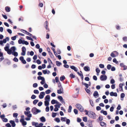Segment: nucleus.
Returning <instances> with one entry per match:
<instances>
[{"label":"nucleus","mask_w":127,"mask_h":127,"mask_svg":"<svg viewBox=\"0 0 127 127\" xmlns=\"http://www.w3.org/2000/svg\"><path fill=\"white\" fill-rule=\"evenodd\" d=\"M88 116L90 118L94 119H96L97 117V116L94 112L92 111H90L89 112Z\"/></svg>","instance_id":"f257e3e1"},{"label":"nucleus","mask_w":127,"mask_h":127,"mask_svg":"<svg viewBox=\"0 0 127 127\" xmlns=\"http://www.w3.org/2000/svg\"><path fill=\"white\" fill-rule=\"evenodd\" d=\"M31 112L34 115L37 114L41 112L40 110L37 109L36 107H33L32 109Z\"/></svg>","instance_id":"f03ea898"},{"label":"nucleus","mask_w":127,"mask_h":127,"mask_svg":"<svg viewBox=\"0 0 127 127\" xmlns=\"http://www.w3.org/2000/svg\"><path fill=\"white\" fill-rule=\"evenodd\" d=\"M9 44L7 43L6 46L4 48V49L5 51L7 52L8 54L10 55L12 54V52L10 50V49H9Z\"/></svg>","instance_id":"7ed1b4c3"},{"label":"nucleus","mask_w":127,"mask_h":127,"mask_svg":"<svg viewBox=\"0 0 127 127\" xmlns=\"http://www.w3.org/2000/svg\"><path fill=\"white\" fill-rule=\"evenodd\" d=\"M76 107L81 112H83L84 110V108L80 104L77 103L76 105Z\"/></svg>","instance_id":"20e7f679"},{"label":"nucleus","mask_w":127,"mask_h":127,"mask_svg":"<svg viewBox=\"0 0 127 127\" xmlns=\"http://www.w3.org/2000/svg\"><path fill=\"white\" fill-rule=\"evenodd\" d=\"M100 78L101 81H104L107 79V77L105 75H102L100 76Z\"/></svg>","instance_id":"39448f33"},{"label":"nucleus","mask_w":127,"mask_h":127,"mask_svg":"<svg viewBox=\"0 0 127 127\" xmlns=\"http://www.w3.org/2000/svg\"><path fill=\"white\" fill-rule=\"evenodd\" d=\"M45 94L44 92H42L40 93V95H39V97L40 99H42L43 98Z\"/></svg>","instance_id":"423d86ee"},{"label":"nucleus","mask_w":127,"mask_h":127,"mask_svg":"<svg viewBox=\"0 0 127 127\" xmlns=\"http://www.w3.org/2000/svg\"><path fill=\"white\" fill-rule=\"evenodd\" d=\"M20 121L22 123L23 126H25L27 125V122L24 121V119H21L20 120Z\"/></svg>","instance_id":"0eeeda50"},{"label":"nucleus","mask_w":127,"mask_h":127,"mask_svg":"<svg viewBox=\"0 0 127 127\" xmlns=\"http://www.w3.org/2000/svg\"><path fill=\"white\" fill-rule=\"evenodd\" d=\"M84 69L85 71L87 72L89 71L90 70V68L88 66H85L84 67Z\"/></svg>","instance_id":"6e6552de"},{"label":"nucleus","mask_w":127,"mask_h":127,"mask_svg":"<svg viewBox=\"0 0 127 127\" xmlns=\"http://www.w3.org/2000/svg\"><path fill=\"white\" fill-rule=\"evenodd\" d=\"M110 95L111 96H117V94L116 93H114L113 92H112L110 93Z\"/></svg>","instance_id":"1a4fd4ad"},{"label":"nucleus","mask_w":127,"mask_h":127,"mask_svg":"<svg viewBox=\"0 0 127 127\" xmlns=\"http://www.w3.org/2000/svg\"><path fill=\"white\" fill-rule=\"evenodd\" d=\"M50 97L49 95H47L45 98V101H50Z\"/></svg>","instance_id":"9d476101"},{"label":"nucleus","mask_w":127,"mask_h":127,"mask_svg":"<svg viewBox=\"0 0 127 127\" xmlns=\"http://www.w3.org/2000/svg\"><path fill=\"white\" fill-rule=\"evenodd\" d=\"M51 103L52 104H59V102L57 100L53 99L51 100Z\"/></svg>","instance_id":"9b49d317"},{"label":"nucleus","mask_w":127,"mask_h":127,"mask_svg":"<svg viewBox=\"0 0 127 127\" xmlns=\"http://www.w3.org/2000/svg\"><path fill=\"white\" fill-rule=\"evenodd\" d=\"M123 84L122 83H120L119 85V89L120 91L123 92Z\"/></svg>","instance_id":"f8f14e48"},{"label":"nucleus","mask_w":127,"mask_h":127,"mask_svg":"<svg viewBox=\"0 0 127 127\" xmlns=\"http://www.w3.org/2000/svg\"><path fill=\"white\" fill-rule=\"evenodd\" d=\"M9 122L11 124L12 127H14L15 126L16 124L15 123V122L13 120H10Z\"/></svg>","instance_id":"ddd939ff"},{"label":"nucleus","mask_w":127,"mask_h":127,"mask_svg":"<svg viewBox=\"0 0 127 127\" xmlns=\"http://www.w3.org/2000/svg\"><path fill=\"white\" fill-rule=\"evenodd\" d=\"M24 113L26 116H27L29 118H31L32 116V115L31 114H29L28 112L27 111H25L24 112Z\"/></svg>","instance_id":"4468645a"},{"label":"nucleus","mask_w":127,"mask_h":127,"mask_svg":"<svg viewBox=\"0 0 127 127\" xmlns=\"http://www.w3.org/2000/svg\"><path fill=\"white\" fill-rule=\"evenodd\" d=\"M57 93L59 94H62L63 93V89H60L57 91Z\"/></svg>","instance_id":"2eb2a0df"},{"label":"nucleus","mask_w":127,"mask_h":127,"mask_svg":"<svg viewBox=\"0 0 127 127\" xmlns=\"http://www.w3.org/2000/svg\"><path fill=\"white\" fill-rule=\"evenodd\" d=\"M70 67L71 69L77 72L78 70L73 65L71 66Z\"/></svg>","instance_id":"dca6fc26"},{"label":"nucleus","mask_w":127,"mask_h":127,"mask_svg":"<svg viewBox=\"0 0 127 127\" xmlns=\"http://www.w3.org/2000/svg\"><path fill=\"white\" fill-rule=\"evenodd\" d=\"M9 38L8 37H7L6 38L4 39H3L2 41L4 43H6L7 40L8 41L9 40Z\"/></svg>","instance_id":"f3484780"},{"label":"nucleus","mask_w":127,"mask_h":127,"mask_svg":"<svg viewBox=\"0 0 127 127\" xmlns=\"http://www.w3.org/2000/svg\"><path fill=\"white\" fill-rule=\"evenodd\" d=\"M40 119L41 121L42 122H45L46 120L45 118L43 116H42L40 118Z\"/></svg>","instance_id":"a211bd4d"},{"label":"nucleus","mask_w":127,"mask_h":127,"mask_svg":"<svg viewBox=\"0 0 127 127\" xmlns=\"http://www.w3.org/2000/svg\"><path fill=\"white\" fill-rule=\"evenodd\" d=\"M100 112L101 113H103L104 115H106L107 114V111H104L103 110H102Z\"/></svg>","instance_id":"6ab92c4d"},{"label":"nucleus","mask_w":127,"mask_h":127,"mask_svg":"<svg viewBox=\"0 0 127 127\" xmlns=\"http://www.w3.org/2000/svg\"><path fill=\"white\" fill-rule=\"evenodd\" d=\"M93 95L94 96H98V94L97 92V91H95L94 92Z\"/></svg>","instance_id":"aec40b11"},{"label":"nucleus","mask_w":127,"mask_h":127,"mask_svg":"<svg viewBox=\"0 0 127 127\" xmlns=\"http://www.w3.org/2000/svg\"><path fill=\"white\" fill-rule=\"evenodd\" d=\"M16 49L15 46H13L11 47L10 49V50L12 52V51H13V52H14L15 51V50H16Z\"/></svg>","instance_id":"412c9836"},{"label":"nucleus","mask_w":127,"mask_h":127,"mask_svg":"<svg viewBox=\"0 0 127 127\" xmlns=\"http://www.w3.org/2000/svg\"><path fill=\"white\" fill-rule=\"evenodd\" d=\"M5 10L7 12H9L10 11V7H8L6 6L5 7Z\"/></svg>","instance_id":"4be33fe9"},{"label":"nucleus","mask_w":127,"mask_h":127,"mask_svg":"<svg viewBox=\"0 0 127 127\" xmlns=\"http://www.w3.org/2000/svg\"><path fill=\"white\" fill-rule=\"evenodd\" d=\"M54 120L55 121L58 123L60 122V118H56L54 119Z\"/></svg>","instance_id":"5701e85b"},{"label":"nucleus","mask_w":127,"mask_h":127,"mask_svg":"<svg viewBox=\"0 0 127 127\" xmlns=\"http://www.w3.org/2000/svg\"><path fill=\"white\" fill-rule=\"evenodd\" d=\"M12 55H13L15 57H16L17 56H18V53L16 52L15 51L14 52H12Z\"/></svg>","instance_id":"b1692460"},{"label":"nucleus","mask_w":127,"mask_h":127,"mask_svg":"<svg viewBox=\"0 0 127 127\" xmlns=\"http://www.w3.org/2000/svg\"><path fill=\"white\" fill-rule=\"evenodd\" d=\"M44 104L46 106H48L49 105V101H44Z\"/></svg>","instance_id":"393cba45"},{"label":"nucleus","mask_w":127,"mask_h":127,"mask_svg":"<svg viewBox=\"0 0 127 127\" xmlns=\"http://www.w3.org/2000/svg\"><path fill=\"white\" fill-rule=\"evenodd\" d=\"M56 65L58 66H60L62 64V63L60 62L57 61H56Z\"/></svg>","instance_id":"a878e982"},{"label":"nucleus","mask_w":127,"mask_h":127,"mask_svg":"<svg viewBox=\"0 0 127 127\" xmlns=\"http://www.w3.org/2000/svg\"><path fill=\"white\" fill-rule=\"evenodd\" d=\"M82 85H84L85 86L86 88H87L89 87L88 84L87 83H84L83 82H82Z\"/></svg>","instance_id":"bb28decb"},{"label":"nucleus","mask_w":127,"mask_h":127,"mask_svg":"<svg viewBox=\"0 0 127 127\" xmlns=\"http://www.w3.org/2000/svg\"><path fill=\"white\" fill-rule=\"evenodd\" d=\"M44 79V78L43 77H42L41 76H39L37 77V79L38 80H42Z\"/></svg>","instance_id":"cd10ccee"},{"label":"nucleus","mask_w":127,"mask_h":127,"mask_svg":"<svg viewBox=\"0 0 127 127\" xmlns=\"http://www.w3.org/2000/svg\"><path fill=\"white\" fill-rule=\"evenodd\" d=\"M22 44H25L26 45H27L29 44V43L27 41H25V40H23Z\"/></svg>","instance_id":"c85d7f7f"},{"label":"nucleus","mask_w":127,"mask_h":127,"mask_svg":"<svg viewBox=\"0 0 127 127\" xmlns=\"http://www.w3.org/2000/svg\"><path fill=\"white\" fill-rule=\"evenodd\" d=\"M58 87L60 89H63L60 82H59V83L58 84Z\"/></svg>","instance_id":"c756f323"},{"label":"nucleus","mask_w":127,"mask_h":127,"mask_svg":"<svg viewBox=\"0 0 127 127\" xmlns=\"http://www.w3.org/2000/svg\"><path fill=\"white\" fill-rule=\"evenodd\" d=\"M39 101L38 100L35 99L33 100V103L34 105H35Z\"/></svg>","instance_id":"7c9ffc66"},{"label":"nucleus","mask_w":127,"mask_h":127,"mask_svg":"<svg viewBox=\"0 0 127 127\" xmlns=\"http://www.w3.org/2000/svg\"><path fill=\"white\" fill-rule=\"evenodd\" d=\"M48 53L49 55L50 56L51 58H54V56L52 53L50 52H49Z\"/></svg>","instance_id":"2f4dec72"},{"label":"nucleus","mask_w":127,"mask_h":127,"mask_svg":"<svg viewBox=\"0 0 127 127\" xmlns=\"http://www.w3.org/2000/svg\"><path fill=\"white\" fill-rule=\"evenodd\" d=\"M72 107L71 105H70L69 106V108L68 110V112H70L71 111Z\"/></svg>","instance_id":"473e14b6"},{"label":"nucleus","mask_w":127,"mask_h":127,"mask_svg":"<svg viewBox=\"0 0 127 127\" xmlns=\"http://www.w3.org/2000/svg\"><path fill=\"white\" fill-rule=\"evenodd\" d=\"M100 126H103L105 125H106V124L104 122H100Z\"/></svg>","instance_id":"72a5a7b5"},{"label":"nucleus","mask_w":127,"mask_h":127,"mask_svg":"<svg viewBox=\"0 0 127 127\" xmlns=\"http://www.w3.org/2000/svg\"><path fill=\"white\" fill-rule=\"evenodd\" d=\"M65 79V76L64 75H63V76L60 77V80L61 81H63Z\"/></svg>","instance_id":"f704fd0d"},{"label":"nucleus","mask_w":127,"mask_h":127,"mask_svg":"<svg viewBox=\"0 0 127 127\" xmlns=\"http://www.w3.org/2000/svg\"><path fill=\"white\" fill-rule=\"evenodd\" d=\"M111 67L112 66L110 64H108L107 66V68L108 70H110L111 68Z\"/></svg>","instance_id":"c9c22d12"},{"label":"nucleus","mask_w":127,"mask_h":127,"mask_svg":"<svg viewBox=\"0 0 127 127\" xmlns=\"http://www.w3.org/2000/svg\"><path fill=\"white\" fill-rule=\"evenodd\" d=\"M18 116V114L17 113H14L13 114V116L14 117L17 118Z\"/></svg>","instance_id":"e433bc0d"},{"label":"nucleus","mask_w":127,"mask_h":127,"mask_svg":"<svg viewBox=\"0 0 127 127\" xmlns=\"http://www.w3.org/2000/svg\"><path fill=\"white\" fill-rule=\"evenodd\" d=\"M32 125H34L35 126H36L38 124L37 123H35L34 122H32Z\"/></svg>","instance_id":"4c0bfd02"},{"label":"nucleus","mask_w":127,"mask_h":127,"mask_svg":"<svg viewBox=\"0 0 127 127\" xmlns=\"http://www.w3.org/2000/svg\"><path fill=\"white\" fill-rule=\"evenodd\" d=\"M89 101L91 105L92 106H94V104L93 101L91 100L90 99L89 100Z\"/></svg>","instance_id":"58836bf2"},{"label":"nucleus","mask_w":127,"mask_h":127,"mask_svg":"<svg viewBox=\"0 0 127 127\" xmlns=\"http://www.w3.org/2000/svg\"><path fill=\"white\" fill-rule=\"evenodd\" d=\"M23 40H22L21 39H20L18 40V43L19 44H22L23 43Z\"/></svg>","instance_id":"ea45409f"},{"label":"nucleus","mask_w":127,"mask_h":127,"mask_svg":"<svg viewBox=\"0 0 127 127\" xmlns=\"http://www.w3.org/2000/svg\"><path fill=\"white\" fill-rule=\"evenodd\" d=\"M51 92V90L49 89H48L45 92L46 94H50V93Z\"/></svg>","instance_id":"a19ab883"},{"label":"nucleus","mask_w":127,"mask_h":127,"mask_svg":"<svg viewBox=\"0 0 127 127\" xmlns=\"http://www.w3.org/2000/svg\"><path fill=\"white\" fill-rule=\"evenodd\" d=\"M83 120L86 122L87 121V118L86 117H85L83 118Z\"/></svg>","instance_id":"79ce46f5"},{"label":"nucleus","mask_w":127,"mask_h":127,"mask_svg":"<svg viewBox=\"0 0 127 127\" xmlns=\"http://www.w3.org/2000/svg\"><path fill=\"white\" fill-rule=\"evenodd\" d=\"M57 113H56L53 112L52 114V116L54 118L56 117Z\"/></svg>","instance_id":"37998d69"},{"label":"nucleus","mask_w":127,"mask_h":127,"mask_svg":"<svg viewBox=\"0 0 127 127\" xmlns=\"http://www.w3.org/2000/svg\"><path fill=\"white\" fill-rule=\"evenodd\" d=\"M13 61L16 62H17L18 61V59L16 57H14L13 60Z\"/></svg>","instance_id":"c03bdc74"},{"label":"nucleus","mask_w":127,"mask_h":127,"mask_svg":"<svg viewBox=\"0 0 127 127\" xmlns=\"http://www.w3.org/2000/svg\"><path fill=\"white\" fill-rule=\"evenodd\" d=\"M75 76V75L72 73H71L70 75V77H71L72 78H74Z\"/></svg>","instance_id":"a18cd8bd"},{"label":"nucleus","mask_w":127,"mask_h":127,"mask_svg":"<svg viewBox=\"0 0 127 127\" xmlns=\"http://www.w3.org/2000/svg\"><path fill=\"white\" fill-rule=\"evenodd\" d=\"M115 81L114 79H112L110 80V83L111 84H113L115 83Z\"/></svg>","instance_id":"49530a36"},{"label":"nucleus","mask_w":127,"mask_h":127,"mask_svg":"<svg viewBox=\"0 0 127 127\" xmlns=\"http://www.w3.org/2000/svg\"><path fill=\"white\" fill-rule=\"evenodd\" d=\"M16 37H17L16 36H14L11 37V39L12 40H14L16 39Z\"/></svg>","instance_id":"de8ad7c7"},{"label":"nucleus","mask_w":127,"mask_h":127,"mask_svg":"<svg viewBox=\"0 0 127 127\" xmlns=\"http://www.w3.org/2000/svg\"><path fill=\"white\" fill-rule=\"evenodd\" d=\"M33 92L35 94H38L39 93V92L38 90H34L33 91Z\"/></svg>","instance_id":"09e8293b"},{"label":"nucleus","mask_w":127,"mask_h":127,"mask_svg":"<svg viewBox=\"0 0 127 127\" xmlns=\"http://www.w3.org/2000/svg\"><path fill=\"white\" fill-rule=\"evenodd\" d=\"M99 66L101 68H104V66L103 64H99Z\"/></svg>","instance_id":"8fccbe9b"},{"label":"nucleus","mask_w":127,"mask_h":127,"mask_svg":"<svg viewBox=\"0 0 127 127\" xmlns=\"http://www.w3.org/2000/svg\"><path fill=\"white\" fill-rule=\"evenodd\" d=\"M125 94L124 93H122L121 94V98H123L125 96Z\"/></svg>","instance_id":"3c124183"},{"label":"nucleus","mask_w":127,"mask_h":127,"mask_svg":"<svg viewBox=\"0 0 127 127\" xmlns=\"http://www.w3.org/2000/svg\"><path fill=\"white\" fill-rule=\"evenodd\" d=\"M36 96L34 95H32L31 97V99H34L35 98H36Z\"/></svg>","instance_id":"603ef678"},{"label":"nucleus","mask_w":127,"mask_h":127,"mask_svg":"<svg viewBox=\"0 0 127 127\" xmlns=\"http://www.w3.org/2000/svg\"><path fill=\"white\" fill-rule=\"evenodd\" d=\"M2 121L4 122H7L8 121V120L6 118H3L2 119Z\"/></svg>","instance_id":"864d4df0"},{"label":"nucleus","mask_w":127,"mask_h":127,"mask_svg":"<svg viewBox=\"0 0 127 127\" xmlns=\"http://www.w3.org/2000/svg\"><path fill=\"white\" fill-rule=\"evenodd\" d=\"M66 118L65 117H61V119L62 122L65 121V119Z\"/></svg>","instance_id":"5fc2aeb1"},{"label":"nucleus","mask_w":127,"mask_h":127,"mask_svg":"<svg viewBox=\"0 0 127 127\" xmlns=\"http://www.w3.org/2000/svg\"><path fill=\"white\" fill-rule=\"evenodd\" d=\"M99 121H101L103 120V117L102 116H100L98 119Z\"/></svg>","instance_id":"6e6d98bb"},{"label":"nucleus","mask_w":127,"mask_h":127,"mask_svg":"<svg viewBox=\"0 0 127 127\" xmlns=\"http://www.w3.org/2000/svg\"><path fill=\"white\" fill-rule=\"evenodd\" d=\"M55 80L56 81V83H59V82H60L59 81V77H56L55 78Z\"/></svg>","instance_id":"4d7b16f0"},{"label":"nucleus","mask_w":127,"mask_h":127,"mask_svg":"<svg viewBox=\"0 0 127 127\" xmlns=\"http://www.w3.org/2000/svg\"><path fill=\"white\" fill-rule=\"evenodd\" d=\"M38 84L37 83H34L33 85V87L34 88H36Z\"/></svg>","instance_id":"13d9d810"},{"label":"nucleus","mask_w":127,"mask_h":127,"mask_svg":"<svg viewBox=\"0 0 127 127\" xmlns=\"http://www.w3.org/2000/svg\"><path fill=\"white\" fill-rule=\"evenodd\" d=\"M85 90L87 93L90 94V91L87 88H85Z\"/></svg>","instance_id":"bf43d9fd"},{"label":"nucleus","mask_w":127,"mask_h":127,"mask_svg":"<svg viewBox=\"0 0 127 127\" xmlns=\"http://www.w3.org/2000/svg\"><path fill=\"white\" fill-rule=\"evenodd\" d=\"M58 98L60 100V101H61L63 99V98L62 96H58Z\"/></svg>","instance_id":"052dcab7"},{"label":"nucleus","mask_w":127,"mask_h":127,"mask_svg":"<svg viewBox=\"0 0 127 127\" xmlns=\"http://www.w3.org/2000/svg\"><path fill=\"white\" fill-rule=\"evenodd\" d=\"M42 104V102L41 101H40L38 103L37 105L39 106H41Z\"/></svg>","instance_id":"680f3d73"},{"label":"nucleus","mask_w":127,"mask_h":127,"mask_svg":"<svg viewBox=\"0 0 127 127\" xmlns=\"http://www.w3.org/2000/svg\"><path fill=\"white\" fill-rule=\"evenodd\" d=\"M113 58H114L116 57V55L113 53V52H112L110 55Z\"/></svg>","instance_id":"e2e57ef3"},{"label":"nucleus","mask_w":127,"mask_h":127,"mask_svg":"<svg viewBox=\"0 0 127 127\" xmlns=\"http://www.w3.org/2000/svg\"><path fill=\"white\" fill-rule=\"evenodd\" d=\"M74 112L75 114H77L78 113V111L76 109H74Z\"/></svg>","instance_id":"0e129e2a"},{"label":"nucleus","mask_w":127,"mask_h":127,"mask_svg":"<svg viewBox=\"0 0 127 127\" xmlns=\"http://www.w3.org/2000/svg\"><path fill=\"white\" fill-rule=\"evenodd\" d=\"M7 31L10 34H11L12 33V32L11 30L10 29H7Z\"/></svg>","instance_id":"69168bd1"},{"label":"nucleus","mask_w":127,"mask_h":127,"mask_svg":"<svg viewBox=\"0 0 127 127\" xmlns=\"http://www.w3.org/2000/svg\"><path fill=\"white\" fill-rule=\"evenodd\" d=\"M95 71L97 73H99L100 71V70L98 68H97L96 69Z\"/></svg>","instance_id":"338daca9"},{"label":"nucleus","mask_w":127,"mask_h":127,"mask_svg":"<svg viewBox=\"0 0 127 127\" xmlns=\"http://www.w3.org/2000/svg\"><path fill=\"white\" fill-rule=\"evenodd\" d=\"M123 40L124 41H127V37L125 36L123 38Z\"/></svg>","instance_id":"774afa93"}]
</instances>
